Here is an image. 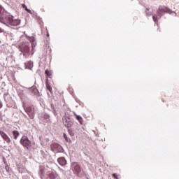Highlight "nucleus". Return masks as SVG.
I'll list each match as a JSON object with an SVG mask.
<instances>
[{
  "instance_id": "7",
  "label": "nucleus",
  "mask_w": 179,
  "mask_h": 179,
  "mask_svg": "<svg viewBox=\"0 0 179 179\" xmlns=\"http://www.w3.org/2000/svg\"><path fill=\"white\" fill-rule=\"evenodd\" d=\"M24 109L26 111V113L28 114L31 120H33V118H34V108L31 106L26 107L24 106Z\"/></svg>"
},
{
  "instance_id": "11",
  "label": "nucleus",
  "mask_w": 179,
  "mask_h": 179,
  "mask_svg": "<svg viewBox=\"0 0 179 179\" xmlns=\"http://www.w3.org/2000/svg\"><path fill=\"white\" fill-rule=\"evenodd\" d=\"M57 162L59 164H60V166H65V164H66V160L65 159L64 157H59L57 159Z\"/></svg>"
},
{
  "instance_id": "30",
  "label": "nucleus",
  "mask_w": 179,
  "mask_h": 179,
  "mask_svg": "<svg viewBox=\"0 0 179 179\" xmlns=\"http://www.w3.org/2000/svg\"><path fill=\"white\" fill-rule=\"evenodd\" d=\"M147 15H148V16H150V14H149V13H147Z\"/></svg>"
},
{
  "instance_id": "1",
  "label": "nucleus",
  "mask_w": 179,
  "mask_h": 179,
  "mask_svg": "<svg viewBox=\"0 0 179 179\" xmlns=\"http://www.w3.org/2000/svg\"><path fill=\"white\" fill-rule=\"evenodd\" d=\"M5 20L8 23H13L15 22L13 16L10 15H7L5 9L0 6V22L1 23H3L5 22Z\"/></svg>"
},
{
  "instance_id": "19",
  "label": "nucleus",
  "mask_w": 179,
  "mask_h": 179,
  "mask_svg": "<svg viewBox=\"0 0 179 179\" xmlns=\"http://www.w3.org/2000/svg\"><path fill=\"white\" fill-rule=\"evenodd\" d=\"M50 107H51L52 110H52L53 114H55V115H57V112L55 111V108H54V104L51 103L50 104Z\"/></svg>"
},
{
  "instance_id": "27",
  "label": "nucleus",
  "mask_w": 179,
  "mask_h": 179,
  "mask_svg": "<svg viewBox=\"0 0 179 179\" xmlns=\"http://www.w3.org/2000/svg\"><path fill=\"white\" fill-rule=\"evenodd\" d=\"M0 33H3V29H2L1 28H0Z\"/></svg>"
},
{
  "instance_id": "5",
  "label": "nucleus",
  "mask_w": 179,
  "mask_h": 179,
  "mask_svg": "<svg viewBox=\"0 0 179 179\" xmlns=\"http://www.w3.org/2000/svg\"><path fill=\"white\" fill-rule=\"evenodd\" d=\"M157 13L159 16H163L164 13H169V15H171V13H173V10L167 6H160L157 10Z\"/></svg>"
},
{
  "instance_id": "13",
  "label": "nucleus",
  "mask_w": 179,
  "mask_h": 179,
  "mask_svg": "<svg viewBox=\"0 0 179 179\" xmlns=\"http://www.w3.org/2000/svg\"><path fill=\"white\" fill-rule=\"evenodd\" d=\"M74 115H76V117L78 121H79L80 124L81 125H83V118H82L81 116L76 115V113H74Z\"/></svg>"
},
{
  "instance_id": "31",
  "label": "nucleus",
  "mask_w": 179,
  "mask_h": 179,
  "mask_svg": "<svg viewBox=\"0 0 179 179\" xmlns=\"http://www.w3.org/2000/svg\"><path fill=\"white\" fill-rule=\"evenodd\" d=\"M146 10H149V9L146 8Z\"/></svg>"
},
{
  "instance_id": "18",
  "label": "nucleus",
  "mask_w": 179,
  "mask_h": 179,
  "mask_svg": "<svg viewBox=\"0 0 179 179\" xmlns=\"http://www.w3.org/2000/svg\"><path fill=\"white\" fill-rule=\"evenodd\" d=\"M68 132L69 135H71V136H75V132H73V130H72L71 129H69Z\"/></svg>"
},
{
  "instance_id": "22",
  "label": "nucleus",
  "mask_w": 179,
  "mask_h": 179,
  "mask_svg": "<svg viewBox=\"0 0 179 179\" xmlns=\"http://www.w3.org/2000/svg\"><path fill=\"white\" fill-rule=\"evenodd\" d=\"M45 73L47 76H50V71L48 69L45 70Z\"/></svg>"
},
{
  "instance_id": "12",
  "label": "nucleus",
  "mask_w": 179,
  "mask_h": 179,
  "mask_svg": "<svg viewBox=\"0 0 179 179\" xmlns=\"http://www.w3.org/2000/svg\"><path fill=\"white\" fill-rule=\"evenodd\" d=\"M25 68L27 69H31L33 68V62L29 61L25 63Z\"/></svg>"
},
{
  "instance_id": "9",
  "label": "nucleus",
  "mask_w": 179,
  "mask_h": 179,
  "mask_svg": "<svg viewBox=\"0 0 179 179\" xmlns=\"http://www.w3.org/2000/svg\"><path fill=\"white\" fill-rule=\"evenodd\" d=\"M63 122L65 125V127H67V128H71L73 124V122H72V120H71V119L69 118H66V117H64L63 119Z\"/></svg>"
},
{
  "instance_id": "24",
  "label": "nucleus",
  "mask_w": 179,
  "mask_h": 179,
  "mask_svg": "<svg viewBox=\"0 0 179 179\" xmlns=\"http://www.w3.org/2000/svg\"><path fill=\"white\" fill-rule=\"evenodd\" d=\"M10 26H19V24L18 23H15V24H12V23H10L8 24Z\"/></svg>"
},
{
  "instance_id": "16",
  "label": "nucleus",
  "mask_w": 179,
  "mask_h": 179,
  "mask_svg": "<svg viewBox=\"0 0 179 179\" xmlns=\"http://www.w3.org/2000/svg\"><path fill=\"white\" fill-rule=\"evenodd\" d=\"M13 135L14 139H17V136H19V135H20L19 131H13Z\"/></svg>"
},
{
  "instance_id": "32",
  "label": "nucleus",
  "mask_w": 179,
  "mask_h": 179,
  "mask_svg": "<svg viewBox=\"0 0 179 179\" xmlns=\"http://www.w3.org/2000/svg\"><path fill=\"white\" fill-rule=\"evenodd\" d=\"M47 36H49L50 35L48 34Z\"/></svg>"
},
{
  "instance_id": "15",
  "label": "nucleus",
  "mask_w": 179,
  "mask_h": 179,
  "mask_svg": "<svg viewBox=\"0 0 179 179\" xmlns=\"http://www.w3.org/2000/svg\"><path fill=\"white\" fill-rule=\"evenodd\" d=\"M45 85L48 90H49L50 93H52V88L51 87V86H50V84L48 83V80L45 81Z\"/></svg>"
},
{
  "instance_id": "6",
  "label": "nucleus",
  "mask_w": 179,
  "mask_h": 179,
  "mask_svg": "<svg viewBox=\"0 0 179 179\" xmlns=\"http://www.w3.org/2000/svg\"><path fill=\"white\" fill-rule=\"evenodd\" d=\"M4 100L6 103L7 107L12 108L13 106H15V101L12 100L10 95L4 94Z\"/></svg>"
},
{
  "instance_id": "3",
  "label": "nucleus",
  "mask_w": 179,
  "mask_h": 179,
  "mask_svg": "<svg viewBox=\"0 0 179 179\" xmlns=\"http://www.w3.org/2000/svg\"><path fill=\"white\" fill-rule=\"evenodd\" d=\"M71 169L74 173V174H76L78 177H80L82 176V172L83 171V169L79 165V163L78 162H73L71 164Z\"/></svg>"
},
{
  "instance_id": "33",
  "label": "nucleus",
  "mask_w": 179,
  "mask_h": 179,
  "mask_svg": "<svg viewBox=\"0 0 179 179\" xmlns=\"http://www.w3.org/2000/svg\"><path fill=\"white\" fill-rule=\"evenodd\" d=\"M0 117H1V113H0Z\"/></svg>"
},
{
  "instance_id": "29",
  "label": "nucleus",
  "mask_w": 179,
  "mask_h": 179,
  "mask_svg": "<svg viewBox=\"0 0 179 179\" xmlns=\"http://www.w3.org/2000/svg\"><path fill=\"white\" fill-rule=\"evenodd\" d=\"M35 92H36V94L38 93V90H35Z\"/></svg>"
},
{
  "instance_id": "26",
  "label": "nucleus",
  "mask_w": 179,
  "mask_h": 179,
  "mask_svg": "<svg viewBox=\"0 0 179 179\" xmlns=\"http://www.w3.org/2000/svg\"><path fill=\"white\" fill-rule=\"evenodd\" d=\"M2 106H3V105H2V102H1V101H0V108H2Z\"/></svg>"
},
{
  "instance_id": "10",
  "label": "nucleus",
  "mask_w": 179,
  "mask_h": 179,
  "mask_svg": "<svg viewBox=\"0 0 179 179\" xmlns=\"http://www.w3.org/2000/svg\"><path fill=\"white\" fill-rule=\"evenodd\" d=\"M26 37L28 38V40L30 41L31 43H32V50L34 49V47H36V45L34 44V41H36V38H34V36H29L27 35H26Z\"/></svg>"
},
{
  "instance_id": "2",
  "label": "nucleus",
  "mask_w": 179,
  "mask_h": 179,
  "mask_svg": "<svg viewBox=\"0 0 179 179\" xmlns=\"http://www.w3.org/2000/svg\"><path fill=\"white\" fill-rule=\"evenodd\" d=\"M19 50L25 58H29L30 55V43L23 42L19 45Z\"/></svg>"
},
{
  "instance_id": "4",
  "label": "nucleus",
  "mask_w": 179,
  "mask_h": 179,
  "mask_svg": "<svg viewBox=\"0 0 179 179\" xmlns=\"http://www.w3.org/2000/svg\"><path fill=\"white\" fill-rule=\"evenodd\" d=\"M20 143L24 146V148H26L27 150L31 148V141L29 140V138L26 136H24L20 139Z\"/></svg>"
},
{
  "instance_id": "28",
  "label": "nucleus",
  "mask_w": 179,
  "mask_h": 179,
  "mask_svg": "<svg viewBox=\"0 0 179 179\" xmlns=\"http://www.w3.org/2000/svg\"><path fill=\"white\" fill-rule=\"evenodd\" d=\"M38 22V23H41V22H43V20H41V19H39V20Z\"/></svg>"
},
{
  "instance_id": "21",
  "label": "nucleus",
  "mask_w": 179,
  "mask_h": 179,
  "mask_svg": "<svg viewBox=\"0 0 179 179\" xmlns=\"http://www.w3.org/2000/svg\"><path fill=\"white\" fill-rule=\"evenodd\" d=\"M71 129H72L73 132H74V134H76L78 132V131H79V129L78 127H73L71 128Z\"/></svg>"
},
{
  "instance_id": "23",
  "label": "nucleus",
  "mask_w": 179,
  "mask_h": 179,
  "mask_svg": "<svg viewBox=\"0 0 179 179\" xmlns=\"http://www.w3.org/2000/svg\"><path fill=\"white\" fill-rule=\"evenodd\" d=\"M152 19H153V20H154V22H155V23H157V17H156V16H153L152 17Z\"/></svg>"
},
{
  "instance_id": "14",
  "label": "nucleus",
  "mask_w": 179,
  "mask_h": 179,
  "mask_svg": "<svg viewBox=\"0 0 179 179\" xmlns=\"http://www.w3.org/2000/svg\"><path fill=\"white\" fill-rule=\"evenodd\" d=\"M49 179H59V176L54 173H50L49 176Z\"/></svg>"
},
{
  "instance_id": "8",
  "label": "nucleus",
  "mask_w": 179,
  "mask_h": 179,
  "mask_svg": "<svg viewBox=\"0 0 179 179\" xmlns=\"http://www.w3.org/2000/svg\"><path fill=\"white\" fill-rule=\"evenodd\" d=\"M0 136L3 139V141L6 142V143H10V142H12V141H10V138H9V136H8V135L3 131H0Z\"/></svg>"
},
{
  "instance_id": "25",
  "label": "nucleus",
  "mask_w": 179,
  "mask_h": 179,
  "mask_svg": "<svg viewBox=\"0 0 179 179\" xmlns=\"http://www.w3.org/2000/svg\"><path fill=\"white\" fill-rule=\"evenodd\" d=\"M113 177H114V178L118 179V177L117 176L116 173H113Z\"/></svg>"
},
{
  "instance_id": "17",
  "label": "nucleus",
  "mask_w": 179,
  "mask_h": 179,
  "mask_svg": "<svg viewBox=\"0 0 179 179\" xmlns=\"http://www.w3.org/2000/svg\"><path fill=\"white\" fill-rule=\"evenodd\" d=\"M22 7L24 8V9H25V10L28 12V13H31V10L27 8V6H26V4H22Z\"/></svg>"
},
{
  "instance_id": "20",
  "label": "nucleus",
  "mask_w": 179,
  "mask_h": 179,
  "mask_svg": "<svg viewBox=\"0 0 179 179\" xmlns=\"http://www.w3.org/2000/svg\"><path fill=\"white\" fill-rule=\"evenodd\" d=\"M63 136H64V139H65V141H66V142H71V138H68V136H66V134H63Z\"/></svg>"
}]
</instances>
